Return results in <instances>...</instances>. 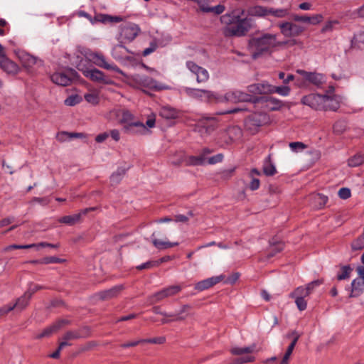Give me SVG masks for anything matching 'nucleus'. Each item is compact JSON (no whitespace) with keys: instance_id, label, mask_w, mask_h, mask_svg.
Wrapping results in <instances>:
<instances>
[{"instance_id":"1","label":"nucleus","mask_w":364,"mask_h":364,"mask_svg":"<svg viewBox=\"0 0 364 364\" xmlns=\"http://www.w3.org/2000/svg\"><path fill=\"white\" fill-rule=\"evenodd\" d=\"M289 41H279L277 34L261 33L252 37L248 42V49L252 58L257 59L267 55H271L277 48L284 46Z\"/></svg>"},{"instance_id":"2","label":"nucleus","mask_w":364,"mask_h":364,"mask_svg":"<svg viewBox=\"0 0 364 364\" xmlns=\"http://www.w3.org/2000/svg\"><path fill=\"white\" fill-rule=\"evenodd\" d=\"M225 26L223 29V33L225 37L245 36L251 28V19L242 18L239 15L226 14L220 18Z\"/></svg>"},{"instance_id":"3","label":"nucleus","mask_w":364,"mask_h":364,"mask_svg":"<svg viewBox=\"0 0 364 364\" xmlns=\"http://www.w3.org/2000/svg\"><path fill=\"white\" fill-rule=\"evenodd\" d=\"M262 100V97H255L238 90H230L223 96L218 95V102H252L253 104H257Z\"/></svg>"},{"instance_id":"4","label":"nucleus","mask_w":364,"mask_h":364,"mask_svg":"<svg viewBox=\"0 0 364 364\" xmlns=\"http://www.w3.org/2000/svg\"><path fill=\"white\" fill-rule=\"evenodd\" d=\"M127 83L136 89L147 88L154 91L162 89L159 82L154 78L142 74H134L127 76Z\"/></svg>"},{"instance_id":"5","label":"nucleus","mask_w":364,"mask_h":364,"mask_svg":"<svg viewBox=\"0 0 364 364\" xmlns=\"http://www.w3.org/2000/svg\"><path fill=\"white\" fill-rule=\"evenodd\" d=\"M139 32L140 28L136 23H126L121 25L119 36L118 38L119 43L114 47L113 52L118 48H124L127 52H129L128 49L124 46V44L134 41Z\"/></svg>"},{"instance_id":"6","label":"nucleus","mask_w":364,"mask_h":364,"mask_svg":"<svg viewBox=\"0 0 364 364\" xmlns=\"http://www.w3.org/2000/svg\"><path fill=\"white\" fill-rule=\"evenodd\" d=\"M183 90L187 96L197 100L208 103L218 102V95L210 90L188 87H184Z\"/></svg>"},{"instance_id":"7","label":"nucleus","mask_w":364,"mask_h":364,"mask_svg":"<svg viewBox=\"0 0 364 364\" xmlns=\"http://www.w3.org/2000/svg\"><path fill=\"white\" fill-rule=\"evenodd\" d=\"M85 58L92 62L97 66L108 70H113L117 73L124 75L123 71L114 63H108L102 53L87 51L85 54Z\"/></svg>"},{"instance_id":"8","label":"nucleus","mask_w":364,"mask_h":364,"mask_svg":"<svg viewBox=\"0 0 364 364\" xmlns=\"http://www.w3.org/2000/svg\"><path fill=\"white\" fill-rule=\"evenodd\" d=\"M78 77L77 73L73 68L60 70L50 75L51 81L60 86L70 85L72 81Z\"/></svg>"},{"instance_id":"9","label":"nucleus","mask_w":364,"mask_h":364,"mask_svg":"<svg viewBox=\"0 0 364 364\" xmlns=\"http://www.w3.org/2000/svg\"><path fill=\"white\" fill-rule=\"evenodd\" d=\"M277 26L281 34L286 38L299 36L305 31L304 26L292 21H280L277 24Z\"/></svg>"},{"instance_id":"10","label":"nucleus","mask_w":364,"mask_h":364,"mask_svg":"<svg viewBox=\"0 0 364 364\" xmlns=\"http://www.w3.org/2000/svg\"><path fill=\"white\" fill-rule=\"evenodd\" d=\"M77 69L82 73L85 77L93 82L105 85H110L112 83L111 79L107 77L103 72L97 68H81V64H79Z\"/></svg>"},{"instance_id":"11","label":"nucleus","mask_w":364,"mask_h":364,"mask_svg":"<svg viewBox=\"0 0 364 364\" xmlns=\"http://www.w3.org/2000/svg\"><path fill=\"white\" fill-rule=\"evenodd\" d=\"M268 117L266 114L264 113H254L249 116L245 119V127L252 134H255L259 127L267 123Z\"/></svg>"},{"instance_id":"12","label":"nucleus","mask_w":364,"mask_h":364,"mask_svg":"<svg viewBox=\"0 0 364 364\" xmlns=\"http://www.w3.org/2000/svg\"><path fill=\"white\" fill-rule=\"evenodd\" d=\"M181 290L182 287L180 285L168 286L151 295L149 301L152 304L158 303L166 298L178 294Z\"/></svg>"},{"instance_id":"13","label":"nucleus","mask_w":364,"mask_h":364,"mask_svg":"<svg viewBox=\"0 0 364 364\" xmlns=\"http://www.w3.org/2000/svg\"><path fill=\"white\" fill-rule=\"evenodd\" d=\"M296 73L301 75L305 81L317 87H321L326 82V77L322 73L308 72L301 69L296 70Z\"/></svg>"},{"instance_id":"14","label":"nucleus","mask_w":364,"mask_h":364,"mask_svg":"<svg viewBox=\"0 0 364 364\" xmlns=\"http://www.w3.org/2000/svg\"><path fill=\"white\" fill-rule=\"evenodd\" d=\"M307 291L304 286H300L291 291L289 296L294 299L298 309L301 311H304L307 307V301L306 297L309 296Z\"/></svg>"},{"instance_id":"15","label":"nucleus","mask_w":364,"mask_h":364,"mask_svg":"<svg viewBox=\"0 0 364 364\" xmlns=\"http://www.w3.org/2000/svg\"><path fill=\"white\" fill-rule=\"evenodd\" d=\"M221 142L229 144L232 141L240 139L242 136V131L238 126H230L220 134Z\"/></svg>"},{"instance_id":"16","label":"nucleus","mask_w":364,"mask_h":364,"mask_svg":"<svg viewBox=\"0 0 364 364\" xmlns=\"http://www.w3.org/2000/svg\"><path fill=\"white\" fill-rule=\"evenodd\" d=\"M323 100L324 95L311 93L304 96L301 100V102L315 110H322V108H323Z\"/></svg>"},{"instance_id":"17","label":"nucleus","mask_w":364,"mask_h":364,"mask_svg":"<svg viewBox=\"0 0 364 364\" xmlns=\"http://www.w3.org/2000/svg\"><path fill=\"white\" fill-rule=\"evenodd\" d=\"M186 64L187 68L196 76V81L198 83L205 82L208 80L209 73L206 69L191 60L187 61Z\"/></svg>"},{"instance_id":"18","label":"nucleus","mask_w":364,"mask_h":364,"mask_svg":"<svg viewBox=\"0 0 364 364\" xmlns=\"http://www.w3.org/2000/svg\"><path fill=\"white\" fill-rule=\"evenodd\" d=\"M186 64L187 68L196 76V81L198 83L205 82L208 80L209 73L206 69L191 60L187 61Z\"/></svg>"},{"instance_id":"19","label":"nucleus","mask_w":364,"mask_h":364,"mask_svg":"<svg viewBox=\"0 0 364 364\" xmlns=\"http://www.w3.org/2000/svg\"><path fill=\"white\" fill-rule=\"evenodd\" d=\"M186 64L187 68L196 76V81L198 83L205 82L208 80L209 73L206 69L191 60L187 61Z\"/></svg>"},{"instance_id":"20","label":"nucleus","mask_w":364,"mask_h":364,"mask_svg":"<svg viewBox=\"0 0 364 364\" xmlns=\"http://www.w3.org/2000/svg\"><path fill=\"white\" fill-rule=\"evenodd\" d=\"M186 64L187 68L196 76V81L198 83L205 82L208 80L209 73L206 69L191 60L187 61Z\"/></svg>"},{"instance_id":"21","label":"nucleus","mask_w":364,"mask_h":364,"mask_svg":"<svg viewBox=\"0 0 364 364\" xmlns=\"http://www.w3.org/2000/svg\"><path fill=\"white\" fill-rule=\"evenodd\" d=\"M213 152V150L205 147L202 149L200 154L198 156H189L186 160V164L188 166H203L205 163L206 156Z\"/></svg>"},{"instance_id":"22","label":"nucleus","mask_w":364,"mask_h":364,"mask_svg":"<svg viewBox=\"0 0 364 364\" xmlns=\"http://www.w3.org/2000/svg\"><path fill=\"white\" fill-rule=\"evenodd\" d=\"M95 210V208H87L81 210L78 213L71 215H65L59 218L58 222L68 225H73L79 223L82 216L85 215L90 211Z\"/></svg>"},{"instance_id":"23","label":"nucleus","mask_w":364,"mask_h":364,"mask_svg":"<svg viewBox=\"0 0 364 364\" xmlns=\"http://www.w3.org/2000/svg\"><path fill=\"white\" fill-rule=\"evenodd\" d=\"M218 126V121L215 117H203L198 123V127L200 128L199 131L203 132L204 131L206 134H210Z\"/></svg>"},{"instance_id":"24","label":"nucleus","mask_w":364,"mask_h":364,"mask_svg":"<svg viewBox=\"0 0 364 364\" xmlns=\"http://www.w3.org/2000/svg\"><path fill=\"white\" fill-rule=\"evenodd\" d=\"M0 68L10 75H16L19 71L18 65L8 58L6 55H0Z\"/></svg>"},{"instance_id":"25","label":"nucleus","mask_w":364,"mask_h":364,"mask_svg":"<svg viewBox=\"0 0 364 364\" xmlns=\"http://www.w3.org/2000/svg\"><path fill=\"white\" fill-rule=\"evenodd\" d=\"M123 130L125 133L129 134H144L148 132L146 126L139 121L124 124Z\"/></svg>"},{"instance_id":"26","label":"nucleus","mask_w":364,"mask_h":364,"mask_svg":"<svg viewBox=\"0 0 364 364\" xmlns=\"http://www.w3.org/2000/svg\"><path fill=\"white\" fill-rule=\"evenodd\" d=\"M51 247V248H58L59 247V244H51L46 242H41L38 244H29V245H11L6 247V250H21V249H31L33 247Z\"/></svg>"},{"instance_id":"27","label":"nucleus","mask_w":364,"mask_h":364,"mask_svg":"<svg viewBox=\"0 0 364 364\" xmlns=\"http://www.w3.org/2000/svg\"><path fill=\"white\" fill-rule=\"evenodd\" d=\"M223 279L222 276L212 277L206 279L198 282L195 285V289L202 291L208 289L214 285L217 284Z\"/></svg>"},{"instance_id":"28","label":"nucleus","mask_w":364,"mask_h":364,"mask_svg":"<svg viewBox=\"0 0 364 364\" xmlns=\"http://www.w3.org/2000/svg\"><path fill=\"white\" fill-rule=\"evenodd\" d=\"M124 289V285H116L109 289L102 291L97 294L99 298L102 300H108L117 297Z\"/></svg>"},{"instance_id":"29","label":"nucleus","mask_w":364,"mask_h":364,"mask_svg":"<svg viewBox=\"0 0 364 364\" xmlns=\"http://www.w3.org/2000/svg\"><path fill=\"white\" fill-rule=\"evenodd\" d=\"M350 298L358 297L364 293V280L359 278L354 279L350 287Z\"/></svg>"},{"instance_id":"30","label":"nucleus","mask_w":364,"mask_h":364,"mask_svg":"<svg viewBox=\"0 0 364 364\" xmlns=\"http://www.w3.org/2000/svg\"><path fill=\"white\" fill-rule=\"evenodd\" d=\"M19 58L22 63L23 66L28 70L32 68L35 65H42V61L41 60L27 53L21 54Z\"/></svg>"},{"instance_id":"31","label":"nucleus","mask_w":364,"mask_h":364,"mask_svg":"<svg viewBox=\"0 0 364 364\" xmlns=\"http://www.w3.org/2000/svg\"><path fill=\"white\" fill-rule=\"evenodd\" d=\"M68 323L66 320H60L54 323L53 325L45 328L41 333H40L37 338H41L43 337H48L53 333L58 331L63 325Z\"/></svg>"},{"instance_id":"32","label":"nucleus","mask_w":364,"mask_h":364,"mask_svg":"<svg viewBox=\"0 0 364 364\" xmlns=\"http://www.w3.org/2000/svg\"><path fill=\"white\" fill-rule=\"evenodd\" d=\"M159 114L166 119H175L179 116V111L171 106H164L161 108Z\"/></svg>"},{"instance_id":"33","label":"nucleus","mask_w":364,"mask_h":364,"mask_svg":"<svg viewBox=\"0 0 364 364\" xmlns=\"http://www.w3.org/2000/svg\"><path fill=\"white\" fill-rule=\"evenodd\" d=\"M323 105V108H322V110L325 111H336L340 107L339 102L336 99L326 95H324Z\"/></svg>"},{"instance_id":"34","label":"nucleus","mask_w":364,"mask_h":364,"mask_svg":"<svg viewBox=\"0 0 364 364\" xmlns=\"http://www.w3.org/2000/svg\"><path fill=\"white\" fill-rule=\"evenodd\" d=\"M269 84L262 82L252 84L247 87V91L253 95L267 94Z\"/></svg>"},{"instance_id":"35","label":"nucleus","mask_w":364,"mask_h":364,"mask_svg":"<svg viewBox=\"0 0 364 364\" xmlns=\"http://www.w3.org/2000/svg\"><path fill=\"white\" fill-rule=\"evenodd\" d=\"M269 8L262 6H255L248 9L249 15L257 17H266L269 16Z\"/></svg>"},{"instance_id":"36","label":"nucleus","mask_w":364,"mask_h":364,"mask_svg":"<svg viewBox=\"0 0 364 364\" xmlns=\"http://www.w3.org/2000/svg\"><path fill=\"white\" fill-rule=\"evenodd\" d=\"M263 173L267 176H272L277 173V169L275 166L272 163L271 161V156L269 155L265 161L264 164L263 165Z\"/></svg>"},{"instance_id":"37","label":"nucleus","mask_w":364,"mask_h":364,"mask_svg":"<svg viewBox=\"0 0 364 364\" xmlns=\"http://www.w3.org/2000/svg\"><path fill=\"white\" fill-rule=\"evenodd\" d=\"M299 338V336L296 334V336L294 337V338L292 340V341L289 344V346H288L287 351H286L285 354L284 355L282 360H281L279 364H288L289 363V358L294 349V347H295Z\"/></svg>"},{"instance_id":"38","label":"nucleus","mask_w":364,"mask_h":364,"mask_svg":"<svg viewBox=\"0 0 364 364\" xmlns=\"http://www.w3.org/2000/svg\"><path fill=\"white\" fill-rule=\"evenodd\" d=\"M95 21H99L102 23H118L122 21V18L120 16H112L108 14H97L95 16Z\"/></svg>"},{"instance_id":"39","label":"nucleus","mask_w":364,"mask_h":364,"mask_svg":"<svg viewBox=\"0 0 364 364\" xmlns=\"http://www.w3.org/2000/svg\"><path fill=\"white\" fill-rule=\"evenodd\" d=\"M290 87L287 85L284 86H273L269 85L267 92L268 93H277L282 96H288L290 93Z\"/></svg>"},{"instance_id":"40","label":"nucleus","mask_w":364,"mask_h":364,"mask_svg":"<svg viewBox=\"0 0 364 364\" xmlns=\"http://www.w3.org/2000/svg\"><path fill=\"white\" fill-rule=\"evenodd\" d=\"M353 270V269L349 264L341 266L340 272L336 275V279L338 281L348 279Z\"/></svg>"},{"instance_id":"41","label":"nucleus","mask_w":364,"mask_h":364,"mask_svg":"<svg viewBox=\"0 0 364 364\" xmlns=\"http://www.w3.org/2000/svg\"><path fill=\"white\" fill-rule=\"evenodd\" d=\"M191 309V306L188 304H184L181 306V309L176 314H170L171 316V317H174L173 319L171 321H183L186 319L188 317V314L186 313L189 309Z\"/></svg>"},{"instance_id":"42","label":"nucleus","mask_w":364,"mask_h":364,"mask_svg":"<svg viewBox=\"0 0 364 364\" xmlns=\"http://www.w3.org/2000/svg\"><path fill=\"white\" fill-rule=\"evenodd\" d=\"M256 345L252 344L250 346L240 348V347H235L232 348L230 350L231 353L233 355H243V354H250L255 351Z\"/></svg>"},{"instance_id":"43","label":"nucleus","mask_w":364,"mask_h":364,"mask_svg":"<svg viewBox=\"0 0 364 364\" xmlns=\"http://www.w3.org/2000/svg\"><path fill=\"white\" fill-rule=\"evenodd\" d=\"M263 101L267 102V105L272 110L279 109L282 106V102L273 97H263V100L262 102Z\"/></svg>"},{"instance_id":"44","label":"nucleus","mask_w":364,"mask_h":364,"mask_svg":"<svg viewBox=\"0 0 364 364\" xmlns=\"http://www.w3.org/2000/svg\"><path fill=\"white\" fill-rule=\"evenodd\" d=\"M154 246L159 250L168 249L178 245V242H164L156 238L152 240Z\"/></svg>"},{"instance_id":"45","label":"nucleus","mask_w":364,"mask_h":364,"mask_svg":"<svg viewBox=\"0 0 364 364\" xmlns=\"http://www.w3.org/2000/svg\"><path fill=\"white\" fill-rule=\"evenodd\" d=\"M289 14V10L288 9L269 8V15H271V16L278 18H285Z\"/></svg>"},{"instance_id":"46","label":"nucleus","mask_w":364,"mask_h":364,"mask_svg":"<svg viewBox=\"0 0 364 364\" xmlns=\"http://www.w3.org/2000/svg\"><path fill=\"white\" fill-rule=\"evenodd\" d=\"M284 244L282 242H270V252L268 254V257H272L276 254L284 250Z\"/></svg>"},{"instance_id":"47","label":"nucleus","mask_w":364,"mask_h":364,"mask_svg":"<svg viewBox=\"0 0 364 364\" xmlns=\"http://www.w3.org/2000/svg\"><path fill=\"white\" fill-rule=\"evenodd\" d=\"M364 162V155L356 154L348 160V164L350 167H357Z\"/></svg>"},{"instance_id":"48","label":"nucleus","mask_w":364,"mask_h":364,"mask_svg":"<svg viewBox=\"0 0 364 364\" xmlns=\"http://www.w3.org/2000/svg\"><path fill=\"white\" fill-rule=\"evenodd\" d=\"M339 24L340 21L338 20H328L323 26L322 28L321 29V32L322 33L331 32L336 28V26Z\"/></svg>"},{"instance_id":"49","label":"nucleus","mask_w":364,"mask_h":364,"mask_svg":"<svg viewBox=\"0 0 364 364\" xmlns=\"http://www.w3.org/2000/svg\"><path fill=\"white\" fill-rule=\"evenodd\" d=\"M87 336H83L80 331H68L62 337L63 340L65 341H70V340H76L82 337H86Z\"/></svg>"},{"instance_id":"50","label":"nucleus","mask_w":364,"mask_h":364,"mask_svg":"<svg viewBox=\"0 0 364 364\" xmlns=\"http://www.w3.org/2000/svg\"><path fill=\"white\" fill-rule=\"evenodd\" d=\"M31 298V297L25 292L23 296L16 300L14 305H16V307L19 308L20 309H23L28 304Z\"/></svg>"},{"instance_id":"51","label":"nucleus","mask_w":364,"mask_h":364,"mask_svg":"<svg viewBox=\"0 0 364 364\" xmlns=\"http://www.w3.org/2000/svg\"><path fill=\"white\" fill-rule=\"evenodd\" d=\"M125 172L124 169L118 168L114 173H113L110 176V182L112 185L118 184L122 179Z\"/></svg>"},{"instance_id":"52","label":"nucleus","mask_w":364,"mask_h":364,"mask_svg":"<svg viewBox=\"0 0 364 364\" xmlns=\"http://www.w3.org/2000/svg\"><path fill=\"white\" fill-rule=\"evenodd\" d=\"M351 249L353 251H358L364 249V234L358 236L352 242Z\"/></svg>"},{"instance_id":"53","label":"nucleus","mask_w":364,"mask_h":364,"mask_svg":"<svg viewBox=\"0 0 364 364\" xmlns=\"http://www.w3.org/2000/svg\"><path fill=\"white\" fill-rule=\"evenodd\" d=\"M68 136L69 138H82L85 136V134L83 133H78V132H62L58 134V139L60 141L64 140V136Z\"/></svg>"},{"instance_id":"54","label":"nucleus","mask_w":364,"mask_h":364,"mask_svg":"<svg viewBox=\"0 0 364 364\" xmlns=\"http://www.w3.org/2000/svg\"><path fill=\"white\" fill-rule=\"evenodd\" d=\"M255 360V356L251 355H247L241 356L240 358H235L234 360H232L231 364H243L247 363H252L254 362Z\"/></svg>"},{"instance_id":"55","label":"nucleus","mask_w":364,"mask_h":364,"mask_svg":"<svg viewBox=\"0 0 364 364\" xmlns=\"http://www.w3.org/2000/svg\"><path fill=\"white\" fill-rule=\"evenodd\" d=\"M45 289H46L45 286L30 282L28 284V289L26 292L28 294V295H29L31 297L33 294L37 292L38 291Z\"/></svg>"},{"instance_id":"56","label":"nucleus","mask_w":364,"mask_h":364,"mask_svg":"<svg viewBox=\"0 0 364 364\" xmlns=\"http://www.w3.org/2000/svg\"><path fill=\"white\" fill-rule=\"evenodd\" d=\"M323 283V279H316L308 283L304 287L307 291L308 294L310 295L316 287H319Z\"/></svg>"},{"instance_id":"57","label":"nucleus","mask_w":364,"mask_h":364,"mask_svg":"<svg viewBox=\"0 0 364 364\" xmlns=\"http://www.w3.org/2000/svg\"><path fill=\"white\" fill-rule=\"evenodd\" d=\"M64 261L65 260L63 259H60L55 256L46 257L42 258V264H60L63 263Z\"/></svg>"},{"instance_id":"58","label":"nucleus","mask_w":364,"mask_h":364,"mask_svg":"<svg viewBox=\"0 0 364 364\" xmlns=\"http://www.w3.org/2000/svg\"><path fill=\"white\" fill-rule=\"evenodd\" d=\"M363 44L364 46V32H360L358 34L355 35L353 39L352 40V44L355 46H357L359 48H362V46L360 44Z\"/></svg>"},{"instance_id":"59","label":"nucleus","mask_w":364,"mask_h":364,"mask_svg":"<svg viewBox=\"0 0 364 364\" xmlns=\"http://www.w3.org/2000/svg\"><path fill=\"white\" fill-rule=\"evenodd\" d=\"M134 118V115L128 110H124L122 112V118L120 119V122L122 124H128V123H133L132 119Z\"/></svg>"},{"instance_id":"60","label":"nucleus","mask_w":364,"mask_h":364,"mask_svg":"<svg viewBox=\"0 0 364 364\" xmlns=\"http://www.w3.org/2000/svg\"><path fill=\"white\" fill-rule=\"evenodd\" d=\"M235 167L229 169H225L219 173L220 178L223 180H228L232 177L235 171Z\"/></svg>"},{"instance_id":"61","label":"nucleus","mask_w":364,"mask_h":364,"mask_svg":"<svg viewBox=\"0 0 364 364\" xmlns=\"http://www.w3.org/2000/svg\"><path fill=\"white\" fill-rule=\"evenodd\" d=\"M323 20V16L321 14H314L311 16H309V21L307 23L311 25H317L322 22Z\"/></svg>"},{"instance_id":"62","label":"nucleus","mask_w":364,"mask_h":364,"mask_svg":"<svg viewBox=\"0 0 364 364\" xmlns=\"http://www.w3.org/2000/svg\"><path fill=\"white\" fill-rule=\"evenodd\" d=\"M142 340L143 343L163 344L166 342V338L164 336H159Z\"/></svg>"},{"instance_id":"63","label":"nucleus","mask_w":364,"mask_h":364,"mask_svg":"<svg viewBox=\"0 0 364 364\" xmlns=\"http://www.w3.org/2000/svg\"><path fill=\"white\" fill-rule=\"evenodd\" d=\"M156 267H157V263L156 262V260H150L137 266L136 269L138 270H143L146 269H151Z\"/></svg>"},{"instance_id":"64","label":"nucleus","mask_w":364,"mask_h":364,"mask_svg":"<svg viewBox=\"0 0 364 364\" xmlns=\"http://www.w3.org/2000/svg\"><path fill=\"white\" fill-rule=\"evenodd\" d=\"M314 199L318 201L319 208L323 207L328 202V197L321 193L316 194Z\"/></svg>"}]
</instances>
